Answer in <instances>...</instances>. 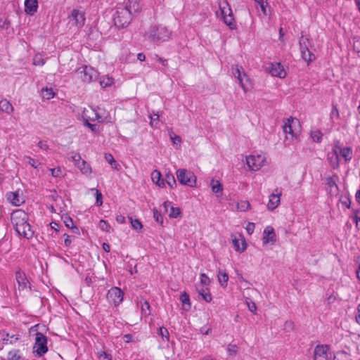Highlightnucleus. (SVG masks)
I'll return each mask as SVG.
<instances>
[{
	"label": "nucleus",
	"mask_w": 360,
	"mask_h": 360,
	"mask_svg": "<svg viewBox=\"0 0 360 360\" xmlns=\"http://www.w3.org/2000/svg\"><path fill=\"white\" fill-rule=\"evenodd\" d=\"M218 6L224 23L231 29L235 28L236 24L232 10L227 0H218Z\"/></svg>",
	"instance_id": "nucleus-5"
},
{
	"label": "nucleus",
	"mask_w": 360,
	"mask_h": 360,
	"mask_svg": "<svg viewBox=\"0 0 360 360\" xmlns=\"http://www.w3.org/2000/svg\"><path fill=\"white\" fill-rule=\"evenodd\" d=\"M334 360H352L350 354L345 351H338L334 356Z\"/></svg>",
	"instance_id": "nucleus-34"
},
{
	"label": "nucleus",
	"mask_w": 360,
	"mask_h": 360,
	"mask_svg": "<svg viewBox=\"0 0 360 360\" xmlns=\"http://www.w3.org/2000/svg\"><path fill=\"white\" fill-rule=\"evenodd\" d=\"M176 177L180 184L193 187L196 182L195 175L184 169H179L176 171Z\"/></svg>",
	"instance_id": "nucleus-9"
},
{
	"label": "nucleus",
	"mask_w": 360,
	"mask_h": 360,
	"mask_svg": "<svg viewBox=\"0 0 360 360\" xmlns=\"http://www.w3.org/2000/svg\"><path fill=\"white\" fill-rule=\"evenodd\" d=\"M248 307L249 310L253 313H255L257 310L256 304L253 302H248Z\"/></svg>",
	"instance_id": "nucleus-63"
},
{
	"label": "nucleus",
	"mask_w": 360,
	"mask_h": 360,
	"mask_svg": "<svg viewBox=\"0 0 360 360\" xmlns=\"http://www.w3.org/2000/svg\"><path fill=\"white\" fill-rule=\"evenodd\" d=\"M56 93L53 91L52 88L43 89L41 91V95L43 98L49 100L54 97Z\"/></svg>",
	"instance_id": "nucleus-35"
},
{
	"label": "nucleus",
	"mask_w": 360,
	"mask_h": 360,
	"mask_svg": "<svg viewBox=\"0 0 360 360\" xmlns=\"http://www.w3.org/2000/svg\"><path fill=\"white\" fill-rule=\"evenodd\" d=\"M7 200L15 206H20L24 202V200L21 198L18 192H8L6 193Z\"/></svg>",
	"instance_id": "nucleus-25"
},
{
	"label": "nucleus",
	"mask_w": 360,
	"mask_h": 360,
	"mask_svg": "<svg viewBox=\"0 0 360 360\" xmlns=\"http://www.w3.org/2000/svg\"><path fill=\"white\" fill-rule=\"evenodd\" d=\"M141 11L139 0H127L117 7L113 15L115 25L119 28L128 26L134 15Z\"/></svg>",
	"instance_id": "nucleus-1"
},
{
	"label": "nucleus",
	"mask_w": 360,
	"mask_h": 360,
	"mask_svg": "<svg viewBox=\"0 0 360 360\" xmlns=\"http://www.w3.org/2000/svg\"><path fill=\"white\" fill-rule=\"evenodd\" d=\"M297 123V120L293 118H288L285 120L283 125V131L285 134L286 139H293L298 136L299 131L293 129Z\"/></svg>",
	"instance_id": "nucleus-13"
},
{
	"label": "nucleus",
	"mask_w": 360,
	"mask_h": 360,
	"mask_svg": "<svg viewBox=\"0 0 360 360\" xmlns=\"http://www.w3.org/2000/svg\"><path fill=\"white\" fill-rule=\"evenodd\" d=\"M70 154V156L69 159L72 160L74 162L75 165L77 167V165H79L82 160L81 155L75 152H71Z\"/></svg>",
	"instance_id": "nucleus-41"
},
{
	"label": "nucleus",
	"mask_w": 360,
	"mask_h": 360,
	"mask_svg": "<svg viewBox=\"0 0 360 360\" xmlns=\"http://www.w3.org/2000/svg\"><path fill=\"white\" fill-rule=\"evenodd\" d=\"M79 77L84 82H91L98 78V72L91 67L83 65L76 70Z\"/></svg>",
	"instance_id": "nucleus-7"
},
{
	"label": "nucleus",
	"mask_w": 360,
	"mask_h": 360,
	"mask_svg": "<svg viewBox=\"0 0 360 360\" xmlns=\"http://www.w3.org/2000/svg\"><path fill=\"white\" fill-rule=\"evenodd\" d=\"M123 298L124 292L117 287L110 288L107 293L108 302L115 307L118 306L123 301Z\"/></svg>",
	"instance_id": "nucleus-12"
},
{
	"label": "nucleus",
	"mask_w": 360,
	"mask_h": 360,
	"mask_svg": "<svg viewBox=\"0 0 360 360\" xmlns=\"http://www.w3.org/2000/svg\"><path fill=\"white\" fill-rule=\"evenodd\" d=\"M98 360H112L111 356L106 354L105 352H101L98 354Z\"/></svg>",
	"instance_id": "nucleus-52"
},
{
	"label": "nucleus",
	"mask_w": 360,
	"mask_h": 360,
	"mask_svg": "<svg viewBox=\"0 0 360 360\" xmlns=\"http://www.w3.org/2000/svg\"><path fill=\"white\" fill-rule=\"evenodd\" d=\"M233 75L238 79L240 86L243 91L247 92L250 79L244 72L243 68L241 66L236 65L233 68Z\"/></svg>",
	"instance_id": "nucleus-11"
},
{
	"label": "nucleus",
	"mask_w": 360,
	"mask_h": 360,
	"mask_svg": "<svg viewBox=\"0 0 360 360\" xmlns=\"http://www.w3.org/2000/svg\"><path fill=\"white\" fill-rule=\"evenodd\" d=\"M38 146L44 150H47L49 149V146L47 143L44 141H40L38 143Z\"/></svg>",
	"instance_id": "nucleus-62"
},
{
	"label": "nucleus",
	"mask_w": 360,
	"mask_h": 360,
	"mask_svg": "<svg viewBox=\"0 0 360 360\" xmlns=\"http://www.w3.org/2000/svg\"><path fill=\"white\" fill-rule=\"evenodd\" d=\"M171 139L174 144L179 143L180 144L181 142V138L178 135H170Z\"/></svg>",
	"instance_id": "nucleus-60"
},
{
	"label": "nucleus",
	"mask_w": 360,
	"mask_h": 360,
	"mask_svg": "<svg viewBox=\"0 0 360 360\" xmlns=\"http://www.w3.org/2000/svg\"><path fill=\"white\" fill-rule=\"evenodd\" d=\"M250 207V204L247 200H241L237 204V209L240 212H245Z\"/></svg>",
	"instance_id": "nucleus-38"
},
{
	"label": "nucleus",
	"mask_w": 360,
	"mask_h": 360,
	"mask_svg": "<svg viewBox=\"0 0 360 360\" xmlns=\"http://www.w3.org/2000/svg\"><path fill=\"white\" fill-rule=\"evenodd\" d=\"M266 70L273 77L284 78L286 76L283 67L279 63H269Z\"/></svg>",
	"instance_id": "nucleus-17"
},
{
	"label": "nucleus",
	"mask_w": 360,
	"mask_h": 360,
	"mask_svg": "<svg viewBox=\"0 0 360 360\" xmlns=\"http://www.w3.org/2000/svg\"><path fill=\"white\" fill-rule=\"evenodd\" d=\"M70 23L77 27H82L85 22L84 13L78 9L72 10L71 15L69 16Z\"/></svg>",
	"instance_id": "nucleus-14"
},
{
	"label": "nucleus",
	"mask_w": 360,
	"mask_h": 360,
	"mask_svg": "<svg viewBox=\"0 0 360 360\" xmlns=\"http://www.w3.org/2000/svg\"><path fill=\"white\" fill-rule=\"evenodd\" d=\"M161 173L158 170H154L151 174V178L154 183L159 186H164V181L161 179Z\"/></svg>",
	"instance_id": "nucleus-31"
},
{
	"label": "nucleus",
	"mask_w": 360,
	"mask_h": 360,
	"mask_svg": "<svg viewBox=\"0 0 360 360\" xmlns=\"http://www.w3.org/2000/svg\"><path fill=\"white\" fill-rule=\"evenodd\" d=\"M64 223H65V225L68 227V228H70V229H76L77 228L75 226H74V222L72 221V219L70 217H66L65 219H64Z\"/></svg>",
	"instance_id": "nucleus-51"
},
{
	"label": "nucleus",
	"mask_w": 360,
	"mask_h": 360,
	"mask_svg": "<svg viewBox=\"0 0 360 360\" xmlns=\"http://www.w3.org/2000/svg\"><path fill=\"white\" fill-rule=\"evenodd\" d=\"M158 335L161 336L164 341H169V334L168 330L165 327H160L159 328Z\"/></svg>",
	"instance_id": "nucleus-43"
},
{
	"label": "nucleus",
	"mask_w": 360,
	"mask_h": 360,
	"mask_svg": "<svg viewBox=\"0 0 360 360\" xmlns=\"http://www.w3.org/2000/svg\"><path fill=\"white\" fill-rule=\"evenodd\" d=\"M11 221L18 235L25 238H31L34 236V231L28 223V215L22 210H16L11 214Z\"/></svg>",
	"instance_id": "nucleus-2"
},
{
	"label": "nucleus",
	"mask_w": 360,
	"mask_h": 360,
	"mask_svg": "<svg viewBox=\"0 0 360 360\" xmlns=\"http://www.w3.org/2000/svg\"><path fill=\"white\" fill-rule=\"evenodd\" d=\"M217 278L220 285L224 288L226 287L229 281L228 274L226 271H224L219 269L218 270Z\"/></svg>",
	"instance_id": "nucleus-29"
},
{
	"label": "nucleus",
	"mask_w": 360,
	"mask_h": 360,
	"mask_svg": "<svg viewBox=\"0 0 360 360\" xmlns=\"http://www.w3.org/2000/svg\"><path fill=\"white\" fill-rule=\"evenodd\" d=\"M15 280L18 283V290L20 292L27 289H30V283L25 275L21 270L15 272Z\"/></svg>",
	"instance_id": "nucleus-15"
},
{
	"label": "nucleus",
	"mask_w": 360,
	"mask_h": 360,
	"mask_svg": "<svg viewBox=\"0 0 360 360\" xmlns=\"http://www.w3.org/2000/svg\"><path fill=\"white\" fill-rule=\"evenodd\" d=\"M329 347L326 345H317L314 352V360H329Z\"/></svg>",
	"instance_id": "nucleus-16"
},
{
	"label": "nucleus",
	"mask_w": 360,
	"mask_h": 360,
	"mask_svg": "<svg viewBox=\"0 0 360 360\" xmlns=\"http://www.w3.org/2000/svg\"><path fill=\"white\" fill-rule=\"evenodd\" d=\"M330 117H331V118H333V117L339 118V117H340L339 110L336 105H333V108H332V110L330 112Z\"/></svg>",
	"instance_id": "nucleus-55"
},
{
	"label": "nucleus",
	"mask_w": 360,
	"mask_h": 360,
	"mask_svg": "<svg viewBox=\"0 0 360 360\" xmlns=\"http://www.w3.org/2000/svg\"><path fill=\"white\" fill-rule=\"evenodd\" d=\"M248 234H252L255 230V224L254 223H248L245 228Z\"/></svg>",
	"instance_id": "nucleus-59"
},
{
	"label": "nucleus",
	"mask_w": 360,
	"mask_h": 360,
	"mask_svg": "<svg viewBox=\"0 0 360 360\" xmlns=\"http://www.w3.org/2000/svg\"><path fill=\"white\" fill-rule=\"evenodd\" d=\"M131 226L136 231H141L143 228L141 222L139 219H133L131 217L129 218Z\"/></svg>",
	"instance_id": "nucleus-44"
},
{
	"label": "nucleus",
	"mask_w": 360,
	"mask_h": 360,
	"mask_svg": "<svg viewBox=\"0 0 360 360\" xmlns=\"http://www.w3.org/2000/svg\"><path fill=\"white\" fill-rule=\"evenodd\" d=\"M355 320L358 324L360 325V304L356 307V311L355 314Z\"/></svg>",
	"instance_id": "nucleus-61"
},
{
	"label": "nucleus",
	"mask_w": 360,
	"mask_h": 360,
	"mask_svg": "<svg viewBox=\"0 0 360 360\" xmlns=\"http://www.w3.org/2000/svg\"><path fill=\"white\" fill-rule=\"evenodd\" d=\"M92 191H96V205L98 206H101L103 204V196H102V193L97 189L96 188H93L91 189Z\"/></svg>",
	"instance_id": "nucleus-49"
},
{
	"label": "nucleus",
	"mask_w": 360,
	"mask_h": 360,
	"mask_svg": "<svg viewBox=\"0 0 360 360\" xmlns=\"http://www.w3.org/2000/svg\"><path fill=\"white\" fill-rule=\"evenodd\" d=\"M105 158L109 162V164H110L111 165H112L113 164H115V165L116 164V161L115 160L113 156L111 154H109V153L105 154Z\"/></svg>",
	"instance_id": "nucleus-57"
},
{
	"label": "nucleus",
	"mask_w": 360,
	"mask_h": 360,
	"mask_svg": "<svg viewBox=\"0 0 360 360\" xmlns=\"http://www.w3.org/2000/svg\"><path fill=\"white\" fill-rule=\"evenodd\" d=\"M77 167L86 176H89L91 174V167L85 160H82Z\"/></svg>",
	"instance_id": "nucleus-28"
},
{
	"label": "nucleus",
	"mask_w": 360,
	"mask_h": 360,
	"mask_svg": "<svg viewBox=\"0 0 360 360\" xmlns=\"http://www.w3.org/2000/svg\"><path fill=\"white\" fill-rule=\"evenodd\" d=\"M153 211V217H154L155 220L158 223L162 224H163V217H162L161 213L156 208H154Z\"/></svg>",
	"instance_id": "nucleus-47"
},
{
	"label": "nucleus",
	"mask_w": 360,
	"mask_h": 360,
	"mask_svg": "<svg viewBox=\"0 0 360 360\" xmlns=\"http://www.w3.org/2000/svg\"><path fill=\"white\" fill-rule=\"evenodd\" d=\"M262 241L264 245H266L271 242L272 243L276 241V235L274 230L271 226H266L263 232Z\"/></svg>",
	"instance_id": "nucleus-22"
},
{
	"label": "nucleus",
	"mask_w": 360,
	"mask_h": 360,
	"mask_svg": "<svg viewBox=\"0 0 360 360\" xmlns=\"http://www.w3.org/2000/svg\"><path fill=\"white\" fill-rule=\"evenodd\" d=\"M232 244L236 251L238 252H244L247 248V243L244 237L242 235H239L240 238H237L236 236L232 235Z\"/></svg>",
	"instance_id": "nucleus-21"
},
{
	"label": "nucleus",
	"mask_w": 360,
	"mask_h": 360,
	"mask_svg": "<svg viewBox=\"0 0 360 360\" xmlns=\"http://www.w3.org/2000/svg\"><path fill=\"white\" fill-rule=\"evenodd\" d=\"M281 191L279 188L275 189V193H271L269 197V201L267 203V209L273 211L278 207L281 202Z\"/></svg>",
	"instance_id": "nucleus-18"
},
{
	"label": "nucleus",
	"mask_w": 360,
	"mask_h": 360,
	"mask_svg": "<svg viewBox=\"0 0 360 360\" xmlns=\"http://www.w3.org/2000/svg\"><path fill=\"white\" fill-rule=\"evenodd\" d=\"M14 108L11 103L6 99L0 101V110L8 115L13 112Z\"/></svg>",
	"instance_id": "nucleus-27"
},
{
	"label": "nucleus",
	"mask_w": 360,
	"mask_h": 360,
	"mask_svg": "<svg viewBox=\"0 0 360 360\" xmlns=\"http://www.w3.org/2000/svg\"><path fill=\"white\" fill-rule=\"evenodd\" d=\"M112 83H113L112 79L109 78V77L104 79L103 80L100 82V84L103 87L111 86L112 84Z\"/></svg>",
	"instance_id": "nucleus-54"
},
{
	"label": "nucleus",
	"mask_w": 360,
	"mask_h": 360,
	"mask_svg": "<svg viewBox=\"0 0 360 360\" xmlns=\"http://www.w3.org/2000/svg\"><path fill=\"white\" fill-rule=\"evenodd\" d=\"M227 353L229 356H236L238 352V347L235 344H229L227 346Z\"/></svg>",
	"instance_id": "nucleus-39"
},
{
	"label": "nucleus",
	"mask_w": 360,
	"mask_h": 360,
	"mask_svg": "<svg viewBox=\"0 0 360 360\" xmlns=\"http://www.w3.org/2000/svg\"><path fill=\"white\" fill-rule=\"evenodd\" d=\"M333 157H335L334 165L338 166L340 158L345 159L346 162L349 161L352 158V149L349 147L341 148L340 146H335L332 151Z\"/></svg>",
	"instance_id": "nucleus-8"
},
{
	"label": "nucleus",
	"mask_w": 360,
	"mask_h": 360,
	"mask_svg": "<svg viewBox=\"0 0 360 360\" xmlns=\"http://www.w3.org/2000/svg\"><path fill=\"white\" fill-rule=\"evenodd\" d=\"M165 181L167 184L172 188L174 185H176V180L173 174H167L165 176Z\"/></svg>",
	"instance_id": "nucleus-46"
},
{
	"label": "nucleus",
	"mask_w": 360,
	"mask_h": 360,
	"mask_svg": "<svg viewBox=\"0 0 360 360\" xmlns=\"http://www.w3.org/2000/svg\"><path fill=\"white\" fill-rule=\"evenodd\" d=\"M354 221L356 223V225L358 226L359 221H360V212L356 211L354 216L353 217Z\"/></svg>",
	"instance_id": "nucleus-64"
},
{
	"label": "nucleus",
	"mask_w": 360,
	"mask_h": 360,
	"mask_svg": "<svg viewBox=\"0 0 360 360\" xmlns=\"http://www.w3.org/2000/svg\"><path fill=\"white\" fill-rule=\"evenodd\" d=\"M256 7H259L261 8V11L262 13L266 15V7L268 5L266 0H255Z\"/></svg>",
	"instance_id": "nucleus-37"
},
{
	"label": "nucleus",
	"mask_w": 360,
	"mask_h": 360,
	"mask_svg": "<svg viewBox=\"0 0 360 360\" xmlns=\"http://www.w3.org/2000/svg\"><path fill=\"white\" fill-rule=\"evenodd\" d=\"M169 207V211L168 215L170 218H176L181 214V210L179 207H174L171 205L170 202H165L162 206L161 210L162 209L164 212H167L168 208Z\"/></svg>",
	"instance_id": "nucleus-23"
},
{
	"label": "nucleus",
	"mask_w": 360,
	"mask_h": 360,
	"mask_svg": "<svg viewBox=\"0 0 360 360\" xmlns=\"http://www.w3.org/2000/svg\"><path fill=\"white\" fill-rule=\"evenodd\" d=\"M267 157L265 153L253 154L246 157V163L251 171H259L267 164Z\"/></svg>",
	"instance_id": "nucleus-6"
},
{
	"label": "nucleus",
	"mask_w": 360,
	"mask_h": 360,
	"mask_svg": "<svg viewBox=\"0 0 360 360\" xmlns=\"http://www.w3.org/2000/svg\"><path fill=\"white\" fill-rule=\"evenodd\" d=\"M19 338V334L10 333L5 330L0 331V342H1L4 345L15 344L17 342Z\"/></svg>",
	"instance_id": "nucleus-19"
},
{
	"label": "nucleus",
	"mask_w": 360,
	"mask_h": 360,
	"mask_svg": "<svg viewBox=\"0 0 360 360\" xmlns=\"http://www.w3.org/2000/svg\"><path fill=\"white\" fill-rule=\"evenodd\" d=\"M20 350L18 349H12L7 354V360H20Z\"/></svg>",
	"instance_id": "nucleus-36"
},
{
	"label": "nucleus",
	"mask_w": 360,
	"mask_h": 360,
	"mask_svg": "<svg viewBox=\"0 0 360 360\" xmlns=\"http://www.w3.org/2000/svg\"><path fill=\"white\" fill-rule=\"evenodd\" d=\"M311 136L314 141L320 143L322 139L323 134L321 132V131L316 129V130L311 131Z\"/></svg>",
	"instance_id": "nucleus-40"
},
{
	"label": "nucleus",
	"mask_w": 360,
	"mask_h": 360,
	"mask_svg": "<svg viewBox=\"0 0 360 360\" xmlns=\"http://www.w3.org/2000/svg\"><path fill=\"white\" fill-rule=\"evenodd\" d=\"M51 175L53 177H58L62 175V170L60 167L53 168L50 169Z\"/></svg>",
	"instance_id": "nucleus-53"
},
{
	"label": "nucleus",
	"mask_w": 360,
	"mask_h": 360,
	"mask_svg": "<svg viewBox=\"0 0 360 360\" xmlns=\"http://www.w3.org/2000/svg\"><path fill=\"white\" fill-rule=\"evenodd\" d=\"M198 291L205 301L207 302H210L212 301V297L207 288L202 286L201 288H198Z\"/></svg>",
	"instance_id": "nucleus-30"
},
{
	"label": "nucleus",
	"mask_w": 360,
	"mask_h": 360,
	"mask_svg": "<svg viewBox=\"0 0 360 360\" xmlns=\"http://www.w3.org/2000/svg\"><path fill=\"white\" fill-rule=\"evenodd\" d=\"M32 63L34 65L41 66L45 64V60L41 54L37 53L34 55Z\"/></svg>",
	"instance_id": "nucleus-42"
},
{
	"label": "nucleus",
	"mask_w": 360,
	"mask_h": 360,
	"mask_svg": "<svg viewBox=\"0 0 360 360\" xmlns=\"http://www.w3.org/2000/svg\"><path fill=\"white\" fill-rule=\"evenodd\" d=\"M89 112V110H86L84 112V116L86 119V125L91 129V131L95 130V125L91 124L89 122V120L94 121L96 120H98L100 117L98 115V114L94 110H91V112L94 114V116L89 115L88 113Z\"/></svg>",
	"instance_id": "nucleus-26"
},
{
	"label": "nucleus",
	"mask_w": 360,
	"mask_h": 360,
	"mask_svg": "<svg viewBox=\"0 0 360 360\" xmlns=\"http://www.w3.org/2000/svg\"><path fill=\"white\" fill-rule=\"evenodd\" d=\"M99 228L105 232L110 233L111 231V227L109 224L105 220H101L98 224Z\"/></svg>",
	"instance_id": "nucleus-45"
},
{
	"label": "nucleus",
	"mask_w": 360,
	"mask_h": 360,
	"mask_svg": "<svg viewBox=\"0 0 360 360\" xmlns=\"http://www.w3.org/2000/svg\"><path fill=\"white\" fill-rule=\"evenodd\" d=\"M210 186L212 188V192L214 193L221 192L223 190L222 184L217 180L212 179L210 182Z\"/></svg>",
	"instance_id": "nucleus-33"
},
{
	"label": "nucleus",
	"mask_w": 360,
	"mask_h": 360,
	"mask_svg": "<svg viewBox=\"0 0 360 360\" xmlns=\"http://www.w3.org/2000/svg\"><path fill=\"white\" fill-rule=\"evenodd\" d=\"M150 125L152 127L154 126V122L155 121H158L159 120V117H160V115H158V113H153V115H150Z\"/></svg>",
	"instance_id": "nucleus-58"
},
{
	"label": "nucleus",
	"mask_w": 360,
	"mask_h": 360,
	"mask_svg": "<svg viewBox=\"0 0 360 360\" xmlns=\"http://www.w3.org/2000/svg\"><path fill=\"white\" fill-rule=\"evenodd\" d=\"M146 35L150 41L159 44L169 40L172 35V31L162 25H152Z\"/></svg>",
	"instance_id": "nucleus-3"
},
{
	"label": "nucleus",
	"mask_w": 360,
	"mask_h": 360,
	"mask_svg": "<svg viewBox=\"0 0 360 360\" xmlns=\"http://www.w3.org/2000/svg\"><path fill=\"white\" fill-rule=\"evenodd\" d=\"M140 303H141V309L142 315H143L145 316H148V315H150V307L148 302H147L146 300H141L140 301Z\"/></svg>",
	"instance_id": "nucleus-32"
},
{
	"label": "nucleus",
	"mask_w": 360,
	"mask_h": 360,
	"mask_svg": "<svg viewBox=\"0 0 360 360\" xmlns=\"http://www.w3.org/2000/svg\"><path fill=\"white\" fill-rule=\"evenodd\" d=\"M34 349L39 356H42L48 351L47 338L41 333L38 332L36 333Z\"/></svg>",
	"instance_id": "nucleus-10"
},
{
	"label": "nucleus",
	"mask_w": 360,
	"mask_h": 360,
	"mask_svg": "<svg viewBox=\"0 0 360 360\" xmlns=\"http://www.w3.org/2000/svg\"><path fill=\"white\" fill-rule=\"evenodd\" d=\"M338 181V176L336 174L326 178V184L329 189V193L331 195H337L338 194V186L337 181Z\"/></svg>",
	"instance_id": "nucleus-20"
},
{
	"label": "nucleus",
	"mask_w": 360,
	"mask_h": 360,
	"mask_svg": "<svg viewBox=\"0 0 360 360\" xmlns=\"http://www.w3.org/2000/svg\"><path fill=\"white\" fill-rule=\"evenodd\" d=\"M200 283L203 286L208 285L210 283L209 277L204 273L200 274Z\"/></svg>",
	"instance_id": "nucleus-50"
},
{
	"label": "nucleus",
	"mask_w": 360,
	"mask_h": 360,
	"mask_svg": "<svg viewBox=\"0 0 360 360\" xmlns=\"http://www.w3.org/2000/svg\"><path fill=\"white\" fill-rule=\"evenodd\" d=\"M299 44L302 58L308 63L315 60V55L310 51L312 45L309 36L304 35L303 32H302Z\"/></svg>",
	"instance_id": "nucleus-4"
},
{
	"label": "nucleus",
	"mask_w": 360,
	"mask_h": 360,
	"mask_svg": "<svg viewBox=\"0 0 360 360\" xmlns=\"http://www.w3.org/2000/svg\"><path fill=\"white\" fill-rule=\"evenodd\" d=\"M38 9V0H25V12L26 14L33 15Z\"/></svg>",
	"instance_id": "nucleus-24"
},
{
	"label": "nucleus",
	"mask_w": 360,
	"mask_h": 360,
	"mask_svg": "<svg viewBox=\"0 0 360 360\" xmlns=\"http://www.w3.org/2000/svg\"><path fill=\"white\" fill-rule=\"evenodd\" d=\"M180 300L184 304L191 306L189 295L184 291L180 295Z\"/></svg>",
	"instance_id": "nucleus-48"
},
{
	"label": "nucleus",
	"mask_w": 360,
	"mask_h": 360,
	"mask_svg": "<svg viewBox=\"0 0 360 360\" xmlns=\"http://www.w3.org/2000/svg\"><path fill=\"white\" fill-rule=\"evenodd\" d=\"M354 49L356 53L360 54V37L354 40Z\"/></svg>",
	"instance_id": "nucleus-56"
}]
</instances>
